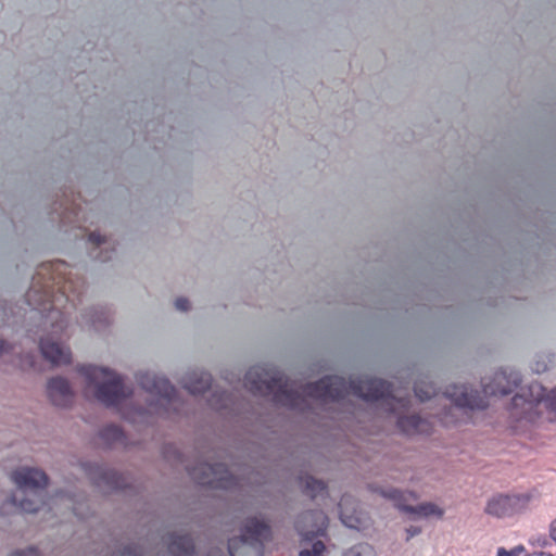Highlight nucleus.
<instances>
[{
    "instance_id": "f257e3e1",
    "label": "nucleus",
    "mask_w": 556,
    "mask_h": 556,
    "mask_svg": "<svg viewBox=\"0 0 556 556\" xmlns=\"http://www.w3.org/2000/svg\"><path fill=\"white\" fill-rule=\"evenodd\" d=\"M78 372L84 377L87 396L94 397L105 406L116 407L125 420L136 426L150 425L155 416L169 417L181 405L169 381L154 372L140 371L136 376L138 383L151 397L148 408L137 406L132 399H128L130 390L115 371L84 365L78 368Z\"/></svg>"
},
{
    "instance_id": "f03ea898",
    "label": "nucleus",
    "mask_w": 556,
    "mask_h": 556,
    "mask_svg": "<svg viewBox=\"0 0 556 556\" xmlns=\"http://www.w3.org/2000/svg\"><path fill=\"white\" fill-rule=\"evenodd\" d=\"M244 386L255 394H273L274 400L285 406L295 408L300 396L327 401H338L353 394L366 401H376L390 395V384L378 378L351 379L346 382L338 376L325 377L315 383L299 389L289 386L283 375L273 366H253L244 379Z\"/></svg>"
},
{
    "instance_id": "7ed1b4c3",
    "label": "nucleus",
    "mask_w": 556,
    "mask_h": 556,
    "mask_svg": "<svg viewBox=\"0 0 556 556\" xmlns=\"http://www.w3.org/2000/svg\"><path fill=\"white\" fill-rule=\"evenodd\" d=\"M11 480L17 492L0 506L1 515L11 514L13 510L33 514L46 508L47 511H53L59 506L67 507L73 504L65 495H56L49 503L43 502L42 493L48 484V477L39 468L18 467L11 472Z\"/></svg>"
},
{
    "instance_id": "20e7f679",
    "label": "nucleus",
    "mask_w": 556,
    "mask_h": 556,
    "mask_svg": "<svg viewBox=\"0 0 556 556\" xmlns=\"http://www.w3.org/2000/svg\"><path fill=\"white\" fill-rule=\"evenodd\" d=\"M520 381L518 371L503 369L496 371L489 382L483 383V395L465 384L450 386L444 392V396L453 404L448 413L454 415V412L460 409H484L488 406V396L507 395L519 386Z\"/></svg>"
},
{
    "instance_id": "39448f33",
    "label": "nucleus",
    "mask_w": 556,
    "mask_h": 556,
    "mask_svg": "<svg viewBox=\"0 0 556 556\" xmlns=\"http://www.w3.org/2000/svg\"><path fill=\"white\" fill-rule=\"evenodd\" d=\"M62 313L56 308L49 309L43 320L45 337L40 338L39 348L45 359L54 366L67 365L71 362V351L54 339L64 329Z\"/></svg>"
},
{
    "instance_id": "423d86ee",
    "label": "nucleus",
    "mask_w": 556,
    "mask_h": 556,
    "mask_svg": "<svg viewBox=\"0 0 556 556\" xmlns=\"http://www.w3.org/2000/svg\"><path fill=\"white\" fill-rule=\"evenodd\" d=\"M268 534V527L257 518L245 521L242 534L228 541L230 556H260L262 540Z\"/></svg>"
},
{
    "instance_id": "0eeeda50",
    "label": "nucleus",
    "mask_w": 556,
    "mask_h": 556,
    "mask_svg": "<svg viewBox=\"0 0 556 556\" xmlns=\"http://www.w3.org/2000/svg\"><path fill=\"white\" fill-rule=\"evenodd\" d=\"M531 500L530 493L495 494L488 500L484 513L495 518H509L525 511Z\"/></svg>"
},
{
    "instance_id": "6e6552de",
    "label": "nucleus",
    "mask_w": 556,
    "mask_h": 556,
    "mask_svg": "<svg viewBox=\"0 0 556 556\" xmlns=\"http://www.w3.org/2000/svg\"><path fill=\"white\" fill-rule=\"evenodd\" d=\"M190 476L199 484L212 488L229 489L235 484V478L224 464H200L190 471Z\"/></svg>"
},
{
    "instance_id": "1a4fd4ad",
    "label": "nucleus",
    "mask_w": 556,
    "mask_h": 556,
    "mask_svg": "<svg viewBox=\"0 0 556 556\" xmlns=\"http://www.w3.org/2000/svg\"><path fill=\"white\" fill-rule=\"evenodd\" d=\"M529 389L531 399H526L523 394H516L513 397L514 409L520 406L526 414L525 419L533 421L530 412L538 410L543 401L551 409L556 410V388L551 390L548 394H545V389L539 383H532Z\"/></svg>"
},
{
    "instance_id": "9d476101",
    "label": "nucleus",
    "mask_w": 556,
    "mask_h": 556,
    "mask_svg": "<svg viewBox=\"0 0 556 556\" xmlns=\"http://www.w3.org/2000/svg\"><path fill=\"white\" fill-rule=\"evenodd\" d=\"M328 525V518L321 510L305 511L299 516L295 528L302 538V543H308L314 536L323 535Z\"/></svg>"
},
{
    "instance_id": "9b49d317",
    "label": "nucleus",
    "mask_w": 556,
    "mask_h": 556,
    "mask_svg": "<svg viewBox=\"0 0 556 556\" xmlns=\"http://www.w3.org/2000/svg\"><path fill=\"white\" fill-rule=\"evenodd\" d=\"M47 394L52 404L59 407H67L74 399L70 382L62 377L51 378L47 382Z\"/></svg>"
},
{
    "instance_id": "f8f14e48",
    "label": "nucleus",
    "mask_w": 556,
    "mask_h": 556,
    "mask_svg": "<svg viewBox=\"0 0 556 556\" xmlns=\"http://www.w3.org/2000/svg\"><path fill=\"white\" fill-rule=\"evenodd\" d=\"M169 556H194V546L188 535L172 533L164 539Z\"/></svg>"
},
{
    "instance_id": "ddd939ff",
    "label": "nucleus",
    "mask_w": 556,
    "mask_h": 556,
    "mask_svg": "<svg viewBox=\"0 0 556 556\" xmlns=\"http://www.w3.org/2000/svg\"><path fill=\"white\" fill-rule=\"evenodd\" d=\"M83 469L96 484L101 485L104 483L112 488L117 486L116 473L114 471L91 463L83 464Z\"/></svg>"
},
{
    "instance_id": "4468645a",
    "label": "nucleus",
    "mask_w": 556,
    "mask_h": 556,
    "mask_svg": "<svg viewBox=\"0 0 556 556\" xmlns=\"http://www.w3.org/2000/svg\"><path fill=\"white\" fill-rule=\"evenodd\" d=\"M211 375L205 371H192L182 379L184 388L192 394L204 392L211 386Z\"/></svg>"
},
{
    "instance_id": "2eb2a0df",
    "label": "nucleus",
    "mask_w": 556,
    "mask_h": 556,
    "mask_svg": "<svg viewBox=\"0 0 556 556\" xmlns=\"http://www.w3.org/2000/svg\"><path fill=\"white\" fill-rule=\"evenodd\" d=\"M123 437L124 435H123L122 430L117 426H114V425H109L100 431V438L108 445L114 444L116 442H122Z\"/></svg>"
},
{
    "instance_id": "dca6fc26",
    "label": "nucleus",
    "mask_w": 556,
    "mask_h": 556,
    "mask_svg": "<svg viewBox=\"0 0 556 556\" xmlns=\"http://www.w3.org/2000/svg\"><path fill=\"white\" fill-rule=\"evenodd\" d=\"M350 497H342L341 502L339 503V514L340 519L342 523L351 529H356L358 527V519L354 515H349L345 511V506H348L351 503Z\"/></svg>"
},
{
    "instance_id": "f3484780",
    "label": "nucleus",
    "mask_w": 556,
    "mask_h": 556,
    "mask_svg": "<svg viewBox=\"0 0 556 556\" xmlns=\"http://www.w3.org/2000/svg\"><path fill=\"white\" fill-rule=\"evenodd\" d=\"M302 484H303L307 495H309L312 497L318 496L326 489L323 481L316 480L315 478L309 477V476H306L302 479Z\"/></svg>"
},
{
    "instance_id": "a211bd4d",
    "label": "nucleus",
    "mask_w": 556,
    "mask_h": 556,
    "mask_svg": "<svg viewBox=\"0 0 556 556\" xmlns=\"http://www.w3.org/2000/svg\"><path fill=\"white\" fill-rule=\"evenodd\" d=\"M444 510L433 503L419 504V518L441 519Z\"/></svg>"
},
{
    "instance_id": "6ab92c4d",
    "label": "nucleus",
    "mask_w": 556,
    "mask_h": 556,
    "mask_svg": "<svg viewBox=\"0 0 556 556\" xmlns=\"http://www.w3.org/2000/svg\"><path fill=\"white\" fill-rule=\"evenodd\" d=\"M342 556H376V552L371 545L359 543L345 549Z\"/></svg>"
},
{
    "instance_id": "aec40b11",
    "label": "nucleus",
    "mask_w": 556,
    "mask_h": 556,
    "mask_svg": "<svg viewBox=\"0 0 556 556\" xmlns=\"http://www.w3.org/2000/svg\"><path fill=\"white\" fill-rule=\"evenodd\" d=\"M325 548V544L321 541H315L309 547H303L300 556H323Z\"/></svg>"
},
{
    "instance_id": "412c9836",
    "label": "nucleus",
    "mask_w": 556,
    "mask_h": 556,
    "mask_svg": "<svg viewBox=\"0 0 556 556\" xmlns=\"http://www.w3.org/2000/svg\"><path fill=\"white\" fill-rule=\"evenodd\" d=\"M226 401H227V395L225 393L217 394L216 392H214L212 395V399L210 400V405L214 409L219 410V409H223L224 407H226Z\"/></svg>"
},
{
    "instance_id": "4be33fe9",
    "label": "nucleus",
    "mask_w": 556,
    "mask_h": 556,
    "mask_svg": "<svg viewBox=\"0 0 556 556\" xmlns=\"http://www.w3.org/2000/svg\"><path fill=\"white\" fill-rule=\"evenodd\" d=\"M521 552H523L522 546L515 547L510 552H507L505 548L501 547L498 548L496 556H519Z\"/></svg>"
},
{
    "instance_id": "5701e85b",
    "label": "nucleus",
    "mask_w": 556,
    "mask_h": 556,
    "mask_svg": "<svg viewBox=\"0 0 556 556\" xmlns=\"http://www.w3.org/2000/svg\"><path fill=\"white\" fill-rule=\"evenodd\" d=\"M175 307L180 312H186L189 307V302L185 298H179L175 301Z\"/></svg>"
},
{
    "instance_id": "b1692460",
    "label": "nucleus",
    "mask_w": 556,
    "mask_h": 556,
    "mask_svg": "<svg viewBox=\"0 0 556 556\" xmlns=\"http://www.w3.org/2000/svg\"><path fill=\"white\" fill-rule=\"evenodd\" d=\"M422 384H424V382L419 379V395H418L419 402H424V401L430 399V395L424 391Z\"/></svg>"
},
{
    "instance_id": "393cba45",
    "label": "nucleus",
    "mask_w": 556,
    "mask_h": 556,
    "mask_svg": "<svg viewBox=\"0 0 556 556\" xmlns=\"http://www.w3.org/2000/svg\"><path fill=\"white\" fill-rule=\"evenodd\" d=\"M549 535L556 542V518L549 525Z\"/></svg>"
},
{
    "instance_id": "a878e982",
    "label": "nucleus",
    "mask_w": 556,
    "mask_h": 556,
    "mask_svg": "<svg viewBox=\"0 0 556 556\" xmlns=\"http://www.w3.org/2000/svg\"><path fill=\"white\" fill-rule=\"evenodd\" d=\"M89 240L93 243L100 244L102 242V237L98 233H91L89 236Z\"/></svg>"
},
{
    "instance_id": "bb28decb",
    "label": "nucleus",
    "mask_w": 556,
    "mask_h": 556,
    "mask_svg": "<svg viewBox=\"0 0 556 556\" xmlns=\"http://www.w3.org/2000/svg\"><path fill=\"white\" fill-rule=\"evenodd\" d=\"M396 506L399 507V509H401L403 511H409V513L415 511L412 506L402 505L401 503H396Z\"/></svg>"
},
{
    "instance_id": "cd10ccee",
    "label": "nucleus",
    "mask_w": 556,
    "mask_h": 556,
    "mask_svg": "<svg viewBox=\"0 0 556 556\" xmlns=\"http://www.w3.org/2000/svg\"><path fill=\"white\" fill-rule=\"evenodd\" d=\"M526 556H554V555L551 553H546V552H533Z\"/></svg>"
},
{
    "instance_id": "c85d7f7f",
    "label": "nucleus",
    "mask_w": 556,
    "mask_h": 556,
    "mask_svg": "<svg viewBox=\"0 0 556 556\" xmlns=\"http://www.w3.org/2000/svg\"><path fill=\"white\" fill-rule=\"evenodd\" d=\"M72 511L74 515L78 516L79 518L84 517L83 514L79 511V507L77 505L73 504Z\"/></svg>"
},
{
    "instance_id": "c756f323",
    "label": "nucleus",
    "mask_w": 556,
    "mask_h": 556,
    "mask_svg": "<svg viewBox=\"0 0 556 556\" xmlns=\"http://www.w3.org/2000/svg\"><path fill=\"white\" fill-rule=\"evenodd\" d=\"M425 421L424 419L421 418V416L419 415V421H418V425H419V434L424 431V427H425Z\"/></svg>"
},
{
    "instance_id": "7c9ffc66",
    "label": "nucleus",
    "mask_w": 556,
    "mask_h": 556,
    "mask_svg": "<svg viewBox=\"0 0 556 556\" xmlns=\"http://www.w3.org/2000/svg\"><path fill=\"white\" fill-rule=\"evenodd\" d=\"M399 494H400V493H399V491L393 490V491H391L388 495H389L390 497H392V498H395Z\"/></svg>"
},
{
    "instance_id": "2f4dec72",
    "label": "nucleus",
    "mask_w": 556,
    "mask_h": 556,
    "mask_svg": "<svg viewBox=\"0 0 556 556\" xmlns=\"http://www.w3.org/2000/svg\"><path fill=\"white\" fill-rule=\"evenodd\" d=\"M208 556H223L220 551H213Z\"/></svg>"
},
{
    "instance_id": "473e14b6",
    "label": "nucleus",
    "mask_w": 556,
    "mask_h": 556,
    "mask_svg": "<svg viewBox=\"0 0 556 556\" xmlns=\"http://www.w3.org/2000/svg\"><path fill=\"white\" fill-rule=\"evenodd\" d=\"M4 351V342L0 339V354Z\"/></svg>"
},
{
    "instance_id": "72a5a7b5",
    "label": "nucleus",
    "mask_w": 556,
    "mask_h": 556,
    "mask_svg": "<svg viewBox=\"0 0 556 556\" xmlns=\"http://www.w3.org/2000/svg\"><path fill=\"white\" fill-rule=\"evenodd\" d=\"M446 418H447V414H445L443 417H441V420L444 422H447Z\"/></svg>"
},
{
    "instance_id": "f704fd0d",
    "label": "nucleus",
    "mask_w": 556,
    "mask_h": 556,
    "mask_svg": "<svg viewBox=\"0 0 556 556\" xmlns=\"http://www.w3.org/2000/svg\"><path fill=\"white\" fill-rule=\"evenodd\" d=\"M16 555L17 556H23V552H17Z\"/></svg>"
},
{
    "instance_id": "c9c22d12",
    "label": "nucleus",
    "mask_w": 556,
    "mask_h": 556,
    "mask_svg": "<svg viewBox=\"0 0 556 556\" xmlns=\"http://www.w3.org/2000/svg\"><path fill=\"white\" fill-rule=\"evenodd\" d=\"M408 534H409V536H413V535H414V533H413V532H410V530H408Z\"/></svg>"
}]
</instances>
